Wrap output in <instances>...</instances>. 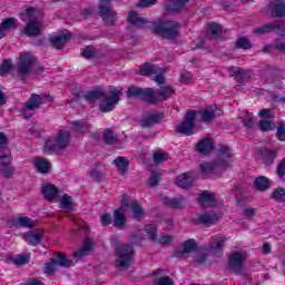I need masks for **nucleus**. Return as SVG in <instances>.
Wrapping results in <instances>:
<instances>
[{
	"label": "nucleus",
	"mask_w": 285,
	"mask_h": 285,
	"mask_svg": "<svg viewBox=\"0 0 285 285\" xmlns=\"http://www.w3.org/2000/svg\"><path fill=\"white\" fill-rule=\"evenodd\" d=\"M188 0H169L167 3V12H179Z\"/></svg>",
	"instance_id": "nucleus-39"
},
{
	"label": "nucleus",
	"mask_w": 285,
	"mask_h": 285,
	"mask_svg": "<svg viewBox=\"0 0 285 285\" xmlns=\"http://www.w3.org/2000/svg\"><path fill=\"white\" fill-rule=\"evenodd\" d=\"M269 10L273 17H285V1L284 0H275L269 3Z\"/></svg>",
	"instance_id": "nucleus-25"
},
{
	"label": "nucleus",
	"mask_w": 285,
	"mask_h": 285,
	"mask_svg": "<svg viewBox=\"0 0 285 285\" xmlns=\"http://www.w3.org/2000/svg\"><path fill=\"white\" fill-rule=\"evenodd\" d=\"M173 242V236L164 235L159 238V244H170Z\"/></svg>",
	"instance_id": "nucleus-64"
},
{
	"label": "nucleus",
	"mask_w": 285,
	"mask_h": 285,
	"mask_svg": "<svg viewBox=\"0 0 285 285\" xmlns=\"http://www.w3.org/2000/svg\"><path fill=\"white\" fill-rule=\"evenodd\" d=\"M145 232L147 233L149 239L155 240L157 239V226L155 225H146Z\"/></svg>",
	"instance_id": "nucleus-50"
},
{
	"label": "nucleus",
	"mask_w": 285,
	"mask_h": 285,
	"mask_svg": "<svg viewBox=\"0 0 285 285\" xmlns=\"http://www.w3.org/2000/svg\"><path fill=\"white\" fill-rule=\"evenodd\" d=\"M126 224V215L124 214V209L119 208L114 212V226L116 228H124Z\"/></svg>",
	"instance_id": "nucleus-35"
},
{
	"label": "nucleus",
	"mask_w": 285,
	"mask_h": 285,
	"mask_svg": "<svg viewBox=\"0 0 285 285\" xmlns=\"http://www.w3.org/2000/svg\"><path fill=\"white\" fill-rule=\"evenodd\" d=\"M10 149L8 148V137L0 131V165L4 177H10L14 173V168L10 166Z\"/></svg>",
	"instance_id": "nucleus-5"
},
{
	"label": "nucleus",
	"mask_w": 285,
	"mask_h": 285,
	"mask_svg": "<svg viewBox=\"0 0 285 285\" xmlns=\"http://www.w3.org/2000/svg\"><path fill=\"white\" fill-rule=\"evenodd\" d=\"M227 240L228 239L224 236H213L209 239V250L216 255V257H219V255L224 253V245Z\"/></svg>",
	"instance_id": "nucleus-17"
},
{
	"label": "nucleus",
	"mask_w": 285,
	"mask_h": 285,
	"mask_svg": "<svg viewBox=\"0 0 285 285\" xmlns=\"http://www.w3.org/2000/svg\"><path fill=\"white\" fill-rule=\"evenodd\" d=\"M219 115L222 114H217L216 107H207L200 111H196V119L204 121V124H210Z\"/></svg>",
	"instance_id": "nucleus-18"
},
{
	"label": "nucleus",
	"mask_w": 285,
	"mask_h": 285,
	"mask_svg": "<svg viewBox=\"0 0 285 285\" xmlns=\"http://www.w3.org/2000/svg\"><path fill=\"white\" fill-rule=\"evenodd\" d=\"M19 26L17 18H7L0 24V39L8 35L9 30H14Z\"/></svg>",
	"instance_id": "nucleus-24"
},
{
	"label": "nucleus",
	"mask_w": 285,
	"mask_h": 285,
	"mask_svg": "<svg viewBox=\"0 0 285 285\" xmlns=\"http://www.w3.org/2000/svg\"><path fill=\"white\" fill-rule=\"evenodd\" d=\"M236 47L242 48L243 50H248V49H250V41L246 37H240L236 41Z\"/></svg>",
	"instance_id": "nucleus-51"
},
{
	"label": "nucleus",
	"mask_w": 285,
	"mask_h": 285,
	"mask_svg": "<svg viewBox=\"0 0 285 285\" xmlns=\"http://www.w3.org/2000/svg\"><path fill=\"white\" fill-rule=\"evenodd\" d=\"M276 137L278 141H285V124L284 122H281V125L278 126L276 130Z\"/></svg>",
	"instance_id": "nucleus-55"
},
{
	"label": "nucleus",
	"mask_w": 285,
	"mask_h": 285,
	"mask_svg": "<svg viewBox=\"0 0 285 285\" xmlns=\"http://www.w3.org/2000/svg\"><path fill=\"white\" fill-rule=\"evenodd\" d=\"M214 148H215V144L210 138H204L196 146V150L200 153V155H208L209 153H213Z\"/></svg>",
	"instance_id": "nucleus-28"
},
{
	"label": "nucleus",
	"mask_w": 285,
	"mask_h": 285,
	"mask_svg": "<svg viewBox=\"0 0 285 285\" xmlns=\"http://www.w3.org/2000/svg\"><path fill=\"white\" fill-rule=\"evenodd\" d=\"M158 95L159 96H156L158 101H166V99H169V97L175 95V89L171 86H163L158 90Z\"/></svg>",
	"instance_id": "nucleus-38"
},
{
	"label": "nucleus",
	"mask_w": 285,
	"mask_h": 285,
	"mask_svg": "<svg viewBox=\"0 0 285 285\" xmlns=\"http://www.w3.org/2000/svg\"><path fill=\"white\" fill-rule=\"evenodd\" d=\"M37 58L30 53H22L18 60V72L19 75H29L30 69L35 66Z\"/></svg>",
	"instance_id": "nucleus-14"
},
{
	"label": "nucleus",
	"mask_w": 285,
	"mask_h": 285,
	"mask_svg": "<svg viewBox=\"0 0 285 285\" xmlns=\"http://www.w3.org/2000/svg\"><path fill=\"white\" fill-rule=\"evenodd\" d=\"M130 210L136 222H140V219H144V215H146L144 207L137 200L130 202Z\"/></svg>",
	"instance_id": "nucleus-30"
},
{
	"label": "nucleus",
	"mask_w": 285,
	"mask_h": 285,
	"mask_svg": "<svg viewBox=\"0 0 285 285\" xmlns=\"http://www.w3.org/2000/svg\"><path fill=\"white\" fill-rule=\"evenodd\" d=\"M208 35L212 37V39H217L219 35H222V26L217 22H212L208 26Z\"/></svg>",
	"instance_id": "nucleus-45"
},
{
	"label": "nucleus",
	"mask_w": 285,
	"mask_h": 285,
	"mask_svg": "<svg viewBox=\"0 0 285 285\" xmlns=\"http://www.w3.org/2000/svg\"><path fill=\"white\" fill-rule=\"evenodd\" d=\"M14 225L23 228H35V220L30 219L28 216H20L14 219Z\"/></svg>",
	"instance_id": "nucleus-40"
},
{
	"label": "nucleus",
	"mask_w": 285,
	"mask_h": 285,
	"mask_svg": "<svg viewBox=\"0 0 285 285\" xmlns=\"http://www.w3.org/2000/svg\"><path fill=\"white\" fill-rule=\"evenodd\" d=\"M128 21L131 26H135L136 28H144V26L148 23V20L139 17V14L136 11L129 12Z\"/></svg>",
	"instance_id": "nucleus-33"
},
{
	"label": "nucleus",
	"mask_w": 285,
	"mask_h": 285,
	"mask_svg": "<svg viewBox=\"0 0 285 285\" xmlns=\"http://www.w3.org/2000/svg\"><path fill=\"white\" fill-rule=\"evenodd\" d=\"M154 285H173V279L168 277H160L154 282Z\"/></svg>",
	"instance_id": "nucleus-60"
},
{
	"label": "nucleus",
	"mask_w": 285,
	"mask_h": 285,
	"mask_svg": "<svg viewBox=\"0 0 285 285\" xmlns=\"http://www.w3.org/2000/svg\"><path fill=\"white\" fill-rule=\"evenodd\" d=\"M154 32L165 39H177L179 36V23L175 21H159L154 23Z\"/></svg>",
	"instance_id": "nucleus-6"
},
{
	"label": "nucleus",
	"mask_w": 285,
	"mask_h": 285,
	"mask_svg": "<svg viewBox=\"0 0 285 285\" xmlns=\"http://www.w3.org/2000/svg\"><path fill=\"white\" fill-rule=\"evenodd\" d=\"M100 17L108 26L117 21V12L110 7V0H101L99 7Z\"/></svg>",
	"instance_id": "nucleus-12"
},
{
	"label": "nucleus",
	"mask_w": 285,
	"mask_h": 285,
	"mask_svg": "<svg viewBox=\"0 0 285 285\" xmlns=\"http://www.w3.org/2000/svg\"><path fill=\"white\" fill-rule=\"evenodd\" d=\"M243 124L245 128H253V114L245 112L243 118Z\"/></svg>",
	"instance_id": "nucleus-56"
},
{
	"label": "nucleus",
	"mask_w": 285,
	"mask_h": 285,
	"mask_svg": "<svg viewBox=\"0 0 285 285\" xmlns=\"http://www.w3.org/2000/svg\"><path fill=\"white\" fill-rule=\"evenodd\" d=\"M276 48L278 50H285V37L282 35L277 40H276Z\"/></svg>",
	"instance_id": "nucleus-63"
},
{
	"label": "nucleus",
	"mask_w": 285,
	"mask_h": 285,
	"mask_svg": "<svg viewBox=\"0 0 285 285\" xmlns=\"http://www.w3.org/2000/svg\"><path fill=\"white\" fill-rule=\"evenodd\" d=\"M176 184L179 188H190V186L195 184V178L193 177V174L184 173L177 176Z\"/></svg>",
	"instance_id": "nucleus-27"
},
{
	"label": "nucleus",
	"mask_w": 285,
	"mask_h": 285,
	"mask_svg": "<svg viewBox=\"0 0 285 285\" xmlns=\"http://www.w3.org/2000/svg\"><path fill=\"white\" fill-rule=\"evenodd\" d=\"M244 259H246V254L242 252H236L230 254L228 257V268L232 273H242L244 268Z\"/></svg>",
	"instance_id": "nucleus-15"
},
{
	"label": "nucleus",
	"mask_w": 285,
	"mask_h": 285,
	"mask_svg": "<svg viewBox=\"0 0 285 285\" xmlns=\"http://www.w3.org/2000/svg\"><path fill=\"white\" fill-rule=\"evenodd\" d=\"M132 255H135V252L132 249V245H120L116 249V266L117 268H120V271H124L132 264Z\"/></svg>",
	"instance_id": "nucleus-7"
},
{
	"label": "nucleus",
	"mask_w": 285,
	"mask_h": 285,
	"mask_svg": "<svg viewBox=\"0 0 285 285\" xmlns=\"http://www.w3.org/2000/svg\"><path fill=\"white\" fill-rule=\"evenodd\" d=\"M41 193L47 202H55L59 196V188L50 183H46L42 185Z\"/></svg>",
	"instance_id": "nucleus-20"
},
{
	"label": "nucleus",
	"mask_w": 285,
	"mask_h": 285,
	"mask_svg": "<svg viewBox=\"0 0 285 285\" xmlns=\"http://www.w3.org/2000/svg\"><path fill=\"white\" fill-rule=\"evenodd\" d=\"M232 161L233 151L227 146H220L218 159L216 161L200 164V170L204 175H210L212 173H217V170L228 168Z\"/></svg>",
	"instance_id": "nucleus-2"
},
{
	"label": "nucleus",
	"mask_w": 285,
	"mask_h": 285,
	"mask_svg": "<svg viewBox=\"0 0 285 285\" xmlns=\"http://www.w3.org/2000/svg\"><path fill=\"white\" fill-rule=\"evenodd\" d=\"M198 202L200 206H203L204 208H213L217 206V200L215 199V195L208 191H204L203 194H200Z\"/></svg>",
	"instance_id": "nucleus-26"
},
{
	"label": "nucleus",
	"mask_w": 285,
	"mask_h": 285,
	"mask_svg": "<svg viewBox=\"0 0 285 285\" xmlns=\"http://www.w3.org/2000/svg\"><path fill=\"white\" fill-rule=\"evenodd\" d=\"M70 146V131L59 130L57 136L49 138L45 144V153L52 155V153H59Z\"/></svg>",
	"instance_id": "nucleus-4"
},
{
	"label": "nucleus",
	"mask_w": 285,
	"mask_h": 285,
	"mask_svg": "<svg viewBox=\"0 0 285 285\" xmlns=\"http://www.w3.org/2000/svg\"><path fill=\"white\" fill-rule=\"evenodd\" d=\"M276 158H277V151H275L273 149H264L262 151V159H263V164H265V166L273 165V161H275Z\"/></svg>",
	"instance_id": "nucleus-37"
},
{
	"label": "nucleus",
	"mask_w": 285,
	"mask_h": 285,
	"mask_svg": "<svg viewBox=\"0 0 285 285\" xmlns=\"http://www.w3.org/2000/svg\"><path fill=\"white\" fill-rule=\"evenodd\" d=\"M115 166L118 168V173L120 175H125L126 170H128V158L126 157H118L114 160Z\"/></svg>",
	"instance_id": "nucleus-41"
},
{
	"label": "nucleus",
	"mask_w": 285,
	"mask_h": 285,
	"mask_svg": "<svg viewBox=\"0 0 285 285\" xmlns=\"http://www.w3.org/2000/svg\"><path fill=\"white\" fill-rule=\"evenodd\" d=\"M33 165L36 170L42 175L50 173V161H48L46 158H36L33 160Z\"/></svg>",
	"instance_id": "nucleus-31"
},
{
	"label": "nucleus",
	"mask_w": 285,
	"mask_h": 285,
	"mask_svg": "<svg viewBox=\"0 0 285 285\" xmlns=\"http://www.w3.org/2000/svg\"><path fill=\"white\" fill-rule=\"evenodd\" d=\"M16 266H24V264L30 263V253L19 254L12 258Z\"/></svg>",
	"instance_id": "nucleus-44"
},
{
	"label": "nucleus",
	"mask_w": 285,
	"mask_h": 285,
	"mask_svg": "<svg viewBox=\"0 0 285 285\" xmlns=\"http://www.w3.org/2000/svg\"><path fill=\"white\" fill-rule=\"evenodd\" d=\"M163 119H164V115L159 112H154L142 119L141 126L144 128H150V126H155V124H159V121H161Z\"/></svg>",
	"instance_id": "nucleus-29"
},
{
	"label": "nucleus",
	"mask_w": 285,
	"mask_h": 285,
	"mask_svg": "<svg viewBox=\"0 0 285 285\" xmlns=\"http://www.w3.org/2000/svg\"><path fill=\"white\" fill-rule=\"evenodd\" d=\"M259 115L262 117L259 121L261 130H263V132H268V130H275L273 111L271 109H262L259 111Z\"/></svg>",
	"instance_id": "nucleus-16"
},
{
	"label": "nucleus",
	"mask_w": 285,
	"mask_h": 285,
	"mask_svg": "<svg viewBox=\"0 0 285 285\" xmlns=\"http://www.w3.org/2000/svg\"><path fill=\"white\" fill-rule=\"evenodd\" d=\"M121 89L117 87H110L106 94L104 90L98 89L87 94V101H100V111L101 112H112L117 104L121 100Z\"/></svg>",
	"instance_id": "nucleus-1"
},
{
	"label": "nucleus",
	"mask_w": 285,
	"mask_h": 285,
	"mask_svg": "<svg viewBox=\"0 0 285 285\" xmlns=\"http://www.w3.org/2000/svg\"><path fill=\"white\" fill-rule=\"evenodd\" d=\"M275 30H281V32H284V22L283 21L271 22L255 29L254 32L255 35H266L267 32H275Z\"/></svg>",
	"instance_id": "nucleus-19"
},
{
	"label": "nucleus",
	"mask_w": 285,
	"mask_h": 285,
	"mask_svg": "<svg viewBox=\"0 0 285 285\" xmlns=\"http://www.w3.org/2000/svg\"><path fill=\"white\" fill-rule=\"evenodd\" d=\"M165 204L167 206H170V208H181V206L186 204V200L184 199V197L180 196L178 198L167 199Z\"/></svg>",
	"instance_id": "nucleus-48"
},
{
	"label": "nucleus",
	"mask_w": 285,
	"mask_h": 285,
	"mask_svg": "<svg viewBox=\"0 0 285 285\" xmlns=\"http://www.w3.org/2000/svg\"><path fill=\"white\" fill-rule=\"evenodd\" d=\"M228 73L230 77H234V79H250V72L239 67H230Z\"/></svg>",
	"instance_id": "nucleus-32"
},
{
	"label": "nucleus",
	"mask_w": 285,
	"mask_h": 285,
	"mask_svg": "<svg viewBox=\"0 0 285 285\" xmlns=\"http://www.w3.org/2000/svg\"><path fill=\"white\" fill-rule=\"evenodd\" d=\"M157 3V0H140L138 6L139 8H150V6H155Z\"/></svg>",
	"instance_id": "nucleus-61"
},
{
	"label": "nucleus",
	"mask_w": 285,
	"mask_h": 285,
	"mask_svg": "<svg viewBox=\"0 0 285 285\" xmlns=\"http://www.w3.org/2000/svg\"><path fill=\"white\" fill-rule=\"evenodd\" d=\"M140 75L148 77L150 75H156L155 81L158 85L164 83V69L159 68L157 65L145 63L140 67Z\"/></svg>",
	"instance_id": "nucleus-13"
},
{
	"label": "nucleus",
	"mask_w": 285,
	"mask_h": 285,
	"mask_svg": "<svg viewBox=\"0 0 285 285\" xmlns=\"http://www.w3.org/2000/svg\"><path fill=\"white\" fill-rule=\"evenodd\" d=\"M60 208H62V210H75V203L72 202V197L65 194L60 199Z\"/></svg>",
	"instance_id": "nucleus-42"
},
{
	"label": "nucleus",
	"mask_w": 285,
	"mask_h": 285,
	"mask_svg": "<svg viewBox=\"0 0 285 285\" xmlns=\"http://www.w3.org/2000/svg\"><path fill=\"white\" fill-rule=\"evenodd\" d=\"M77 261L66 258V255L58 254L56 258H51L49 263L45 265L43 272L46 275H55L57 266H62L63 268H69V266H75Z\"/></svg>",
	"instance_id": "nucleus-9"
},
{
	"label": "nucleus",
	"mask_w": 285,
	"mask_h": 285,
	"mask_svg": "<svg viewBox=\"0 0 285 285\" xmlns=\"http://www.w3.org/2000/svg\"><path fill=\"white\" fill-rule=\"evenodd\" d=\"M127 97H135L137 99H144L148 104H159V98L153 88L141 89L139 87L131 86L127 90Z\"/></svg>",
	"instance_id": "nucleus-8"
},
{
	"label": "nucleus",
	"mask_w": 285,
	"mask_h": 285,
	"mask_svg": "<svg viewBox=\"0 0 285 285\" xmlns=\"http://www.w3.org/2000/svg\"><path fill=\"white\" fill-rule=\"evenodd\" d=\"M219 219H222V214H217L215 212H208L199 215L198 217V222L205 226H213V224H217Z\"/></svg>",
	"instance_id": "nucleus-22"
},
{
	"label": "nucleus",
	"mask_w": 285,
	"mask_h": 285,
	"mask_svg": "<svg viewBox=\"0 0 285 285\" xmlns=\"http://www.w3.org/2000/svg\"><path fill=\"white\" fill-rule=\"evenodd\" d=\"M195 248H197V243H195V239H188L181 245L180 249L176 252V257H181V255L186 253H193Z\"/></svg>",
	"instance_id": "nucleus-34"
},
{
	"label": "nucleus",
	"mask_w": 285,
	"mask_h": 285,
	"mask_svg": "<svg viewBox=\"0 0 285 285\" xmlns=\"http://www.w3.org/2000/svg\"><path fill=\"white\" fill-rule=\"evenodd\" d=\"M161 181V174L153 173L149 178V186H157Z\"/></svg>",
	"instance_id": "nucleus-58"
},
{
	"label": "nucleus",
	"mask_w": 285,
	"mask_h": 285,
	"mask_svg": "<svg viewBox=\"0 0 285 285\" xmlns=\"http://www.w3.org/2000/svg\"><path fill=\"white\" fill-rule=\"evenodd\" d=\"M71 37L72 36L70 35L69 31H65L61 35L51 37L50 42L52 43V46L55 48H57L58 50H61V49H63L66 43H68V41H70Z\"/></svg>",
	"instance_id": "nucleus-23"
},
{
	"label": "nucleus",
	"mask_w": 285,
	"mask_h": 285,
	"mask_svg": "<svg viewBox=\"0 0 285 285\" xmlns=\"http://www.w3.org/2000/svg\"><path fill=\"white\" fill-rule=\"evenodd\" d=\"M101 224L102 226H109V224L112 222V217L110 216V214H104L100 217Z\"/></svg>",
	"instance_id": "nucleus-62"
},
{
	"label": "nucleus",
	"mask_w": 285,
	"mask_h": 285,
	"mask_svg": "<svg viewBox=\"0 0 285 285\" xmlns=\"http://www.w3.org/2000/svg\"><path fill=\"white\" fill-rule=\"evenodd\" d=\"M12 69V60L6 59L0 66V75H6Z\"/></svg>",
	"instance_id": "nucleus-53"
},
{
	"label": "nucleus",
	"mask_w": 285,
	"mask_h": 285,
	"mask_svg": "<svg viewBox=\"0 0 285 285\" xmlns=\"http://www.w3.org/2000/svg\"><path fill=\"white\" fill-rule=\"evenodd\" d=\"M104 139L106 144H108L109 146H112V144H117L118 137L115 132H112V130L106 129L104 132Z\"/></svg>",
	"instance_id": "nucleus-47"
},
{
	"label": "nucleus",
	"mask_w": 285,
	"mask_h": 285,
	"mask_svg": "<svg viewBox=\"0 0 285 285\" xmlns=\"http://www.w3.org/2000/svg\"><path fill=\"white\" fill-rule=\"evenodd\" d=\"M90 250H92V240L90 238H87L85 239L82 248L73 254V257H76L77 259H81L82 257H86V255H88Z\"/></svg>",
	"instance_id": "nucleus-36"
},
{
	"label": "nucleus",
	"mask_w": 285,
	"mask_h": 285,
	"mask_svg": "<svg viewBox=\"0 0 285 285\" xmlns=\"http://www.w3.org/2000/svg\"><path fill=\"white\" fill-rule=\"evenodd\" d=\"M81 56L85 57V59H92V57H95V48L94 47H86L81 51Z\"/></svg>",
	"instance_id": "nucleus-57"
},
{
	"label": "nucleus",
	"mask_w": 285,
	"mask_h": 285,
	"mask_svg": "<svg viewBox=\"0 0 285 285\" xmlns=\"http://www.w3.org/2000/svg\"><path fill=\"white\" fill-rule=\"evenodd\" d=\"M154 161L156 164H164V161H168V154L164 151L154 153Z\"/></svg>",
	"instance_id": "nucleus-49"
},
{
	"label": "nucleus",
	"mask_w": 285,
	"mask_h": 285,
	"mask_svg": "<svg viewBox=\"0 0 285 285\" xmlns=\"http://www.w3.org/2000/svg\"><path fill=\"white\" fill-rule=\"evenodd\" d=\"M72 129L76 130V132H86L90 130V124L86 120H79L71 122Z\"/></svg>",
	"instance_id": "nucleus-43"
},
{
	"label": "nucleus",
	"mask_w": 285,
	"mask_h": 285,
	"mask_svg": "<svg viewBox=\"0 0 285 285\" xmlns=\"http://www.w3.org/2000/svg\"><path fill=\"white\" fill-rule=\"evenodd\" d=\"M43 99L45 101H55V98H52V96L50 95H45L43 97H41L37 94H33L30 97V99L26 102V107L22 111V116L24 117V119H30V117H32L31 110L39 109L41 104H43Z\"/></svg>",
	"instance_id": "nucleus-10"
},
{
	"label": "nucleus",
	"mask_w": 285,
	"mask_h": 285,
	"mask_svg": "<svg viewBox=\"0 0 285 285\" xmlns=\"http://www.w3.org/2000/svg\"><path fill=\"white\" fill-rule=\"evenodd\" d=\"M41 12L36 8L27 9L24 13H21L20 19L24 21V35L27 37H39L43 29V23L39 19Z\"/></svg>",
	"instance_id": "nucleus-3"
},
{
	"label": "nucleus",
	"mask_w": 285,
	"mask_h": 285,
	"mask_svg": "<svg viewBox=\"0 0 285 285\" xmlns=\"http://www.w3.org/2000/svg\"><path fill=\"white\" fill-rule=\"evenodd\" d=\"M195 121H197V111H188L185 121L177 127L178 132L187 137L193 135L195 132Z\"/></svg>",
	"instance_id": "nucleus-11"
},
{
	"label": "nucleus",
	"mask_w": 285,
	"mask_h": 285,
	"mask_svg": "<svg viewBox=\"0 0 285 285\" xmlns=\"http://www.w3.org/2000/svg\"><path fill=\"white\" fill-rule=\"evenodd\" d=\"M257 215V210L255 208L247 207L244 209L245 219H253Z\"/></svg>",
	"instance_id": "nucleus-59"
},
{
	"label": "nucleus",
	"mask_w": 285,
	"mask_h": 285,
	"mask_svg": "<svg viewBox=\"0 0 285 285\" xmlns=\"http://www.w3.org/2000/svg\"><path fill=\"white\" fill-rule=\"evenodd\" d=\"M271 186V181L268 180V178H266V176H259L255 179V187L258 190H266V188H268Z\"/></svg>",
	"instance_id": "nucleus-46"
},
{
	"label": "nucleus",
	"mask_w": 285,
	"mask_h": 285,
	"mask_svg": "<svg viewBox=\"0 0 285 285\" xmlns=\"http://www.w3.org/2000/svg\"><path fill=\"white\" fill-rule=\"evenodd\" d=\"M276 174L279 177V179L284 180L285 177V158H283L277 167H276Z\"/></svg>",
	"instance_id": "nucleus-54"
},
{
	"label": "nucleus",
	"mask_w": 285,
	"mask_h": 285,
	"mask_svg": "<svg viewBox=\"0 0 285 285\" xmlns=\"http://www.w3.org/2000/svg\"><path fill=\"white\" fill-rule=\"evenodd\" d=\"M272 197L276 202H285V189L284 188L275 189L272 194Z\"/></svg>",
	"instance_id": "nucleus-52"
},
{
	"label": "nucleus",
	"mask_w": 285,
	"mask_h": 285,
	"mask_svg": "<svg viewBox=\"0 0 285 285\" xmlns=\"http://www.w3.org/2000/svg\"><path fill=\"white\" fill-rule=\"evenodd\" d=\"M23 239L29 244V246H37L38 244H41V239H43V232L42 230L27 232L23 235Z\"/></svg>",
	"instance_id": "nucleus-21"
}]
</instances>
